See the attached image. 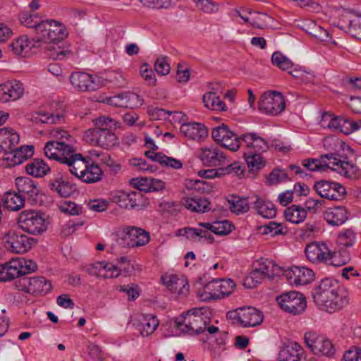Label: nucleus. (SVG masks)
<instances>
[{"instance_id": "nucleus-36", "label": "nucleus", "mask_w": 361, "mask_h": 361, "mask_svg": "<svg viewBox=\"0 0 361 361\" xmlns=\"http://www.w3.org/2000/svg\"><path fill=\"white\" fill-rule=\"evenodd\" d=\"M361 128V119L357 121L350 120L346 116H340V118L334 132L342 133L345 135H349L353 132L359 130Z\"/></svg>"}, {"instance_id": "nucleus-44", "label": "nucleus", "mask_w": 361, "mask_h": 361, "mask_svg": "<svg viewBox=\"0 0 361 361\" xmlns=\"http://www.w3.org/2000/svg\"><path fill=\"white\" fill-rule=\"evenodd\" d=\"M260 268H256L252 271L244 279V286L247 288H252L258 283H260L265 279V275Z\"/></svg>"}, {"instance_id": "nucleus-7", "label": "nucleus", "mask_w": 361, "mask_h": 361, "mask_svg": "<svg viewBox=\"0 0 361 361\" xmlns=\"http://www.w3.org/2000/svg\"><path fill=\"white\" fill-rule=\"evenodd\" d=\"M226 318L233 324L243 327H254L259 325L264 319L262 312L255 307L247 306L228 311Z\"/></svg>"}, {"instance_id": "nucleus-23", "label": "nucleus", "mask_w": 361, "mask_h": 361, "mask_svg": "<svg viewBox=\"0 0 361 361\" xmlns=\"http://www.w3.org/2000/svg\"><path fill=\"white\" fill-rule=\"evenodd\" d=\"M163 283L173 293L178 295H187L189 293V285L187 279L177 275H166L161 276Z\"/></svg>"}, {"instance_id": "nucleus-39", "label": "nucleus", "mask_w": 361, "mask_h": 361, "mask_svg": "<svg viewBox=\"0 0 361 361\" xmlns=\"http://www.w3.org/2000/svg\"><path fill=\"white\" fill-rule=\"evenodd\" d=\"M202 101L204 106L209 109L221 111L226 110V106L224 102L214 92L205 93L202 97Z\"/></svg>"}, {"instance_id": "nucleus-29", "label": "nucleus", "mask_w": 361, "mask_h": 361, "mask_svg": "<svg viewBox=\"0 0 361 361\" xmlns=\"http://www.w3.org/2000/svg\"><path fill=\"white\" fill-rule=\"evenodd\" d=\"M20 136L11 128H3L0 129V152L4 154L12 149L18 143Z\"/></svg>"}, {"instance_id": "nucleus-13", "label": "nucleus", "mask_w": 361, "mask_h": 361, "mask_svg": "<svg viewBox=\"0 0 361 361\" xmlns=\"http://www.w3.org/2000/svg\"><path fill=\"white\" fill-rule=\"evenodd\" d=\"M286 107L283 94L276 91L264 92L258 102V109L262 113L276 116Z\"/></svg>"}, {"instance_id": "nucleus-63", "label": "nucleus", "mask_w": 361, "mask_h": 361, "mask_svg": "<svg viewBox=\"0 0 361 361\" xmlns=\"http://www.w3.org/2000/svg\"><path fill=\"white\" fill-rule=\"evenodd\" d=\"M310 34L322 42H329L331 39L329 32L319 25H314Z\"/></svg>"}, {"instance_id": "nucleus-21", "label": "nucleus", "mask_w": 361, "mask_h": 361, "mask_svg": "<svg viewBox=\"0 0 361 361\" xmlns=\"http://www.w3.org/2000/svg\"><path fill=\"white\" fill-rule=\"evenodd\" d=\"M48 187L62 197H68L77 191L75 184L64 180L63 175L59 172L49 180Z\"/></svg>"}, {"instance_id": "nucleus-62", "label": "nucleus", "mask_w": 361, "mask_h": 361, "mask_svg": "<svg viewBox=\"0 0 361 361\" xmlns=\"http://www.w3.org/2000/svg\"><path fill=\"white\" fill-rule=\"evenodd\" d=\"M41 117L42 118V123H61L64 121V115L63 114H49L45 111H40Z\"/></svg>"}, {"instance_id": "nucleus-5", "label": "nucleus", "mask_w": 361, "mask_h": 361, "mask_svg": "<svg viewBox=\"0 0 361 361\" xmlns=\"http://www.w3.org/2000/svg\"><path fill=\"white\" fill-rule=\"evenodd\" d=\"M235 287L231 279H216L207 283L202 290L197 293L198 298L203 301L224 298L230 295Z\"/></svg>"}, {"instance_id": "nucleus-59", "label": "nucleus", "mask_w": 361, "mask_h": 361, "mask_svg": "<svg viewBox=\"0 0 361 361\" xmlns=\"http://www.w3.org/2000/svg\"><path fill=\"white\" fill-rule=\"evenodd\" d=\"M259 268L263 271L262 274L265 275V279L267 278L269 280L274 279L276 275L275 271L281 269L271 261H267L266 263L260 264Z\"/></svg>"}, {"instance_id": "nucleus-6", "label": "nucleus", "mask_w": 361, "mask_h": 361, "mask_svg": "<svg viewBox=\"0 0 361 361\" xmlns=\"http://www.w3.org/2000/svg\"><path fill=\"white\" fill-rule=\"evenodd\" d=\"M66 27L59 21L46 20L40 21L36 27V42H54L61 41L66 37Z\"/></svg>"}, {"instance_id": "nucleus-25", "label": "nucleus", "mask_w": 361, "mask_h": 361, "mask_svg": "<svg viewBox=\"0 0 361 361\" xmlns=\"http://www.w3.org/2000/svg\"><path fill=\"white\" fill-rule=\"evenodd\" d=\"M302 360H306L305 352L300 344L294 342L280 350L277 361H301Z\"/></svg>"}, {"instance_id": "nucleus-2", "label": "nucleus", "mask_w": 361, "mask_h": 361, "mask_svg": "<svg viewBox=\"0 0 361 361\" xmlns=\"http://www.w3.org/2000/svg\"><path fill=\"white\" fill-rule=\"evenodd\" d=\"M312 295L317 305L329 312L341 310L348 303L345 290L331 278L322 279L313 289Z\"/></svg>"}, {"instance_id": "nucleus-42", "label": "nucleus", "mask_w": 361, "mask_h": 361, "mask_svg": "<svg viewBox=\"0 0 361 361\" xmlns=\"http://www.w3.org/2000/svg\"><path fill=\"white\" fill-rule=\"evenodd\" d=\"M350 260V254L346 250L342 252H332L329 250V255L326 257L324 262H329L335 267H340L346 264Z\"/></svg>"}, {"instance_id": "nucleus-27", "label": "nucleus", "mask_w": 361, "mask_h": 361, "mask_svg": "<svg viewBox=\"0 0 361 361\" xmlns=\"http://www.w3.org/2000/svg\"><path fill=\"white\" fill-rule=\"evenodd\" d=\"M16 185L23 196L27 195L32 202L37 201L39 190L34 180L27 177H18L16 179Z\"/></svg>"}, {"instance_id": "nucleus-10", "label": "nucleus", "mask_w": 361, "mask_h": 361, "mask_svg": "<svg viewBox=\"0 0 361 361\" xmlns=\"http://www.w3.org/2000/svg\"><path fill=\"white\" fill-rule=\"evenodd\" d=\"M196 312V310H193ZM209 319L204 314L192 312L184 317L183 321H176V327L183 333L189 335H199L206 331Z\"/></svg>"}, {"instance_id": "nucleus-60", "label": "nucleus", "mask_w": 361, "mask_h": 361, "mask_svg": "<svg viewBox=\"0 0 361 361\" xmlns=\"http://www.w3.org/2000/svg\"><path fill=\"white\" fill-rule=\"evenodd\" d=\"M261 229H262L263 234H270L271 236L282 233V225L274 221H270L269 224L262 226Z\"/></svg>"}, {"instance_id": "nucleus-30", "label": "nucleus", "mask_w": 361, "mask_h": 361, "mask_svg": "<svg viewBox=\"0 0 361 361\" xmlns=\"http://www.w3.org/2000/svg\"><path fill=\"white\" fill-rule=\"evenodd\" d=\"M348 212L344 207L328 208L324 212V219L332 226H340L348 219Z\"/></svg>"}, {"instance_id": "nucleus-35", "label": "nucleus", "mask_w": 361, "mask_h": 361, "mask_svg": "<svg viewBox=\"0 0 361 361\" xmlns=\"http://www.w3.org/2000/svg\"><path fill=\"white\" fill-rule=\"evenodd\" d=\"M25 171L34 177H43L50 171V167L44 160L35 159L26 165Z\"/></svg>"}, {"instance_id": "nucleus-50", "label": "nucleus", "mask_w": 361, "mask_h": 361, "mask_svg": "<svg viewBox=\"0 0 361 361\" xmlns=\"http://www.w3.org/2000/svg\"><path fill=\"white\" fill-rule=\"evenodd\" d=\"M9 46L13 53L16 55H21L24 53L25 54L30 49L29 42L26 37H20L15 42L10 44Z\"/></svg>"}, {"instance_id": "nucleus-20", "label": "nucleus", "mask_w": 361, "mask_h": 361, "mask_svg": "<svg viewBox=\"0 0 361 361\" xmlns=\"http://www.w3.org/2000/svg\"><path fill=\"white\" fill-rule=\"evenodd\" d=\"M283 275L291 285H306L314 278L312 270L304 267H293L284 271Z\"/></svg>"}, {"instance_id": "nucleus-4", "label": "nucleus", "mask_w": 361, "mask_h": 361, "mask_svg": "<svg viewBox=\"0 0 361 361\" xmlns=\"http://www.w3.org/2000/svg\"><path fill=\"white\" fill-rule=\"evenodd\" d=\"M17 222L23 231L35 235L45 232L49 224L45 214L36 210L23 211Z\"/></svg>"}, {"instance_id": "nucleus-15", "label": "nucleus", "mask_w": 361, "mask_h": 361, "mask_svg": "<svg viewBox=\"0 0 361 361\" xmlns=\"http://www.w3.org/2000/svg\"><path fill=\"white\" fill-rule=\"evenodd\" d=\"M304 340L307 347L315 355L331 357L335 353L334 348L331 341L318 336L315 332L309 331L305 333Z\"/></svg>"}, {"instance_id": "nucleus-57", "label": "nucleus", "mask_w": 361, "mask_h": 361, "mask_svg": "<svg viewBox=\"0 0 361 361\" xmlns=\"http://www.w3.org/2000/svg\"><path fill=\"white\" fill-rule=\"evenodd\" d=\"M156 72L161 75H166L169 73L171 68L166 56H160L157 59L154 66Z\"/></svg>"}, {"instance_id": "nucleus-56", "label": "nucleus", "mask_w": 361, "mask_h": 361, "mask_svg": "<svg viewBox=\"0 0 361 361\" xmlns=\"http://www.w3.org/2000/svg\"><path fill=\"white\" fill-rule=\"evenodd\" d=\"M106 262H97L87 266L85 271L90 275L103 278L105 269H106Z\"/></svg>"}, {"instance_id": "nucleus-53", "label": "nucleus", "mask_w": 361, "mask_h": 361, "mask_svg": "<svg viewBox=\"0 0 361 361\" xmlns=\"http://www.w3.org/2000/svg\"><path fill=\"white\" fill-rule=\"evenodd\" d=\"M271 17L265 13H254V16L250 18V24L251 26L258 29H264L267 25V20Z\"/></svg>"}, {"instance_id": "nucleus-31", "label": "nucleus", "mask_w": 361, "mask_h": 361, "mask_svg": "<svg viewBox=\"0 0 361 361\" xmlns=\"http://www.w3.org/2000/svg\"><path fill=\"white\" fill-rule=\"evenodd\" d=\"M52 289L50 281L43 276L30 277L29 293L35 296L44 295Z\"/></svg>"}, {"instance_id": "nucleus-37", "label": "nucleus", "mask_w": 361, "mask_h": 361, "mask_svg": "<svg viewBox=\"0 0 361 361\" xmlns=\"http://www.w3.org/2000/svg\"><path fill=\"white\" fill-rule=\"evenodd\" d=\"M25 196L20 193L7 192L4 196V205L9 210H19L25 203Z\"/></svg>"}, {"instance_id": "nucleus-17", "label": "nucleus", "mask_w": 361, "mask_h": 361, "mask_svg": "<svg viewBox=\"0 0 361 361\" xmlns=\"http://www.w3.org/2000/svg\"><path fill=\"white\" fill-rule=\"evenodd\" d=\"M84 139L90 144L108 149L115 145L117 137L114 130H86Z\"/></svg>"}, {"instance_id": "nucleus-28", "label": "nucleus", "mask_w": 361, "mask_h": 361, "mask_svg": "<svg viewBox=\"0 0 361 361\" xmlns=\"http://www.w3.org/2000/svg\"><path fill=\"white\" fill-rule=\"evenodd\" d=\"M305 252L307 258L312 262H324L329 255V250L324 243H311L307 245Z\"/></svg>"}, {"instance_id": "nucleus-61", "label": "nucleus", "mask_w": 361, "mask_h": 361, "mask_svg": "<svg viewBox=\"0 0 361 361\" xmlns=\"http://www.w3.org/2000/svg\"><path fill=\"white\" fill-rule=\"evenodd\" d=\"M342 361H361V348L351 346L344 353Z\"/></svg>"}, {"instance_id": "nucleus-24", "label": "nucleus", "mask_w": 361, "mask_h": 361, "mask_svg": "<svg viewBox=\"0 0 361 361\" xmlns=\"http://www.w3.org/2000/svg\"><path fill=\"white\" fill-rule=\"evenodd\" d=\"M180 132L188 140L201 141L208 135V130L205 126L201 123H183Z\"/></svg>"}, {"instance_id": "nucleus-9", "label": "nucleus", "mask_w": 361, "mask_h": 361, "mask_svg": "<svg viewBox=\"0 0 361 361\" xmlns=\"http://www.w3.org/2000/svg\"><path fill=\"white\" fill-rule=\"evenodd\" d=\"M6 249L15 254L23 255L27 252L37 240L20 232L10 230L2 237Z\"/></svg>"}, {"instance_id": "nucleus-3", "label": "nucleus", "mask_w": 361, "mask_h": 361, "mask_svg": "<svg viewBox=\"0 0 361 361\" xmlns=\"http://www.w3.org/2000/svg\"><path fill=\"white\" fill-rule=\"evenodd\" d=\"M302 165L310 171H325L330 169L350 179L360 175V169L355 164L342 161L336 153L322 154L320 159H304Z\"/></svg>"}, {"instance_id": "nucleus-54", "label": "nucleus", "mask_w": 361, "mask_h": 361, "mask_svg": "<svg viewBox=\"0 0 361 361\" xmlns=\"http://www.w3.org/2000/svg\"><path fill=\"white\" fill-rule=\"evenodd\" d=\"M121 97L124 103V108L133 109L138 106L140 103V96L132 92H124L121 93Z\"/></svg>"}, {"instance_id": "nucleus-32", "label": "nucleus", "mask_w": 361, "mask_h": 361, "mask_svg": "<svg viewBox=\"0 0 361 361\" xmlns=\"http://www.w3.org/2000/svg\"><path fill=\"white\" fill-rule=\"evenodd\" d=\"M183 205L186 209L197 213H204L210 210V202L204 197H187L183 200Z\"/></svg>"}, {"instance_id": "nucleus-49", "label": "nucleus", "mask_w": 361, "mask_h": 361, "mask_svg": "<svg viewBox=\"0 0 361 361\" xmlns=\"http://www.w3.org/2000/svg\"><path fill=\"white\" fill-rule=\"evenodd\" d=\"M5 160L10 161L11 164L16 166L22 164L27 159V155H23L22 149L13 147L11 150L5 153Z\"/></svg>"}, {"instance_id": "nucleus-19", "label": "nucleus", "mask_w": 361, "mask_h": 361, "mask_svg": "<svg viewBox=\"0 0 361 361\" xmlns=\"http://www.w3.org/2000/svg\"><path fill=\"white\" fill-rule=\"evenodd\" d=\"M198 157L204 166L209 167L220 166L228 162L224 152L214 145L202 148Z\"/></svg>"}, {"instance_id": "nucleus-48", "label": "nucleus", "mask_w": 361, "mask_h": 361, "mask_svg": "<svg viewBox=\"0 0 361 361\" xmlns=\"http://www.w3.org/2000/svg\"><path fill=\"white\" fill-rule=\"evenodd\" d=\"M37 16L30 14L27 11H23L19 15V20L21 24L24 25L27 27L31 28L32 32L36 35V27L39 25L38 20H36Z\"/></svg>"}, {"instance_id": "nucleus-47", "label": "nucleus", "mask_w": 361, "mask_h": 361, "mask_svg": "<svg viewBox=\"0 0 361 361\" xmlns=\"http://www.w3.org/2000/svg\"><path fill=\"white\" fill-rule=\"evenodd\" d=\"M340 116H336L330 112H324L322 115L319 124L323 128H328L334 131L338 125Z\"/></svg>"}, {"instance_id": "nucleus-33", "label": "nucleus", "mask_w": 361, "mask_h": 361, "mask_svg": "<svg viewBox=\"0 0 361 361\" xmlns=\"http://www.w3.org/2000/svg\"><path fill=\"white\" fill-rule=\"evenodd\" d=\"M253 208L258 214L264 219H272L276 214L275 205L272 202L260 198L258 196L256 197Z\"/></svg>"}, {"instance_id": "nucleus-8", "label": "nucleus", "mask_w": 361, "mask_h": 361, "mask_svg": "<svg viewBox=\"0 0 361 361\" xmlns=\"http://www.w3.org/2000/svg\"><path fill=\"white\" fill-rule=\"evenodd\" d=\"M109 200L126 209L141 210L149 204L147 198L140 192L122 190L111 192Z\"/></svg>"}, {"instance_id": "nucleus-40", "label": "nucleus", "mask_w": 361, "mask_h": 361, "mask_svg": "<svg viewBox=\"0 0 361 361\" xmlns=\"http://www.w3.org/2000/svg\"><path fill=\"white\" fill-rule=\"evenodd\" d=\"M229 209L235 214L246 213L250 209L247 200L236 195H231L228 200Z\"/></svg>"}, {"instance_id": "nucleus-41", "label": "nucleus", "mask_w": 361, "mask_h": 361, "mask_svg": "<svg viewBox=\"0 0 361 361\" xmlns=\"http://www.w3.org/2000/svg\"><path fill=\"white\" fill-rule=\"evenodd\" d=\"M243 157L248 168L252 171H258L265 166V161L262 159L261 154L252 152H244Z\"/></svg>"}, {"instance_id": "nucleus-45", "label": "nucleus", "mask_w": 361, "mask_h": 361, "mask_svg": "<svg viewBox=\"0 0 361 361\" xmlns=\"http://www.w3.org/2000/svg\"><path fill=\"white\" fill-rule=\"evenodd\" d=\"M271 63L283 71H288L293 66V62L279 51H275L272 54Z\"/></svg>"}, {"instance_id": "nucleus-11", "label": "nucleus", "mask_w": 361, "mask_h": 361, "mask_svg": "<svg viewBox=\"0 0 361 361\" xmlns=\"http://www.w3.org/2000/svg\"><path fill=\"white\" fill-rule=\"evenodd\" d=\"M276 300L283 310L294 315L301 314L307 307L305 297L295 290L279 295L276 297Z\"/></svg>"}, {"instance_id": "nucleus-38", "label": "nucleus", "mask_w": 361, "mask_h": 361, "mask_svg": "<svg viewBox=\"0 0 361 361\" xmlns=\"http://www.w3.org/2000/svg\"><path fill=\"white\" fill-rule=\"evenodd\" d=\"M284 216L288 221L293 224H299L305 220L307 216V211L301 206L292 204L284 211Z\"/></svg>"}, {"instance_id": "nucleus-12", "label": "nucleus", "mask_w": 361, "mask_h": 361, "mask_svg": "<svg viewBox=\"0 0 361 361\" xmlns=\"http://www.w3.org/2000/svg\"><path fill=\"white\" fill-rule=\"evenodd\" d=\"M117 236L129 247L145 245L150 240L149 234L145 230L136 226H124L117 231Z\"/></svg>"}, {"instance_id": "nucleus-34", "label": "nucleus", "mask_w": 361, "mask_h": 361, "mask_svg": "<svg viewBox=\"0 0 361 361\" xmlns=\"http://www.w3.org/2000/svg\"><path fill=\"white\" fill-rule=\"evenodd\" d=\"M159 322L153 314L143 315L140 322L137 324V329L142 336H148L157 329Z\"/></svg>"}, {"instance_id": "nucleus-1", "label": "nucleus", "mask_w": 361, "mask_h": 361, "mask_svg": "<svg viewBox=\"0 0 361 361\" xmlns=\"http://www.w3.org/2000/svg\"><path fill=\"white\" fill-rule=\"evenodd\" d=\"M44 151L47 158L66 165L70 173L84 183H97L102 178L103 171L99 165L92 161L90 157L78 153L71 145L47 142Z\"/></svg>"}, {"instance_id": "nucleus-14", "label": "nucleus", "mask_w": 361, "mask_h": 361, "mask_svg": "<svg viewBox=\"0 0 361 361\" xmlns=\"http://www.w3.org/2000/svg\"><path fill=\"white\" fill-rule=\"evenodd\" d=\"M212 137L216 142L231 151L235 152L240 147V137L230 130L224 123L212 129Z\"/></svg>"}, {"instance_id": "nucleus-64", "label": "nucleus", "mask_w": 361, "mask_h": 361, "mask_svg": "<svg viewBox=\"0 0 361 361\" xmlns=\"http://www.w3.org/2000/svg\"><path fill=\"white\" fill-rule=\"evenodd\" d=\"M17 279L15 281L13 286L18 290L25 292L29 293L30 286V277L20 276L16 277Z\"/></svg>"}, {"instance_id": "nucleus-52", "label": "nucleus", "mask_w": 361, "mask_h": 361, "mask_svg": "<svg viewBox=\"0 0 361 361\" xmlns=\"http://www.w3.org/2000/svg\"><path fill=\"white\" fill-rule=\"evenodd\" d=\"M234 226L228 220L214 221V233L218 235H226L232 232Z\"/></svg>"}, {"instance_id": "nucleus-55", "label": "nucleus", "mask_w": 361, "mask_h": 361, "mask_svg": "<svg viewBox=\"0 0 361 361\" xmlns=\"http://www.w3.org/2000/svg\"><path fill=\"white\" fill-rule=\"evenodd\" d=\"M267 180L271 185H275L281 181L288 180L290 178L285 170L275 169L269 173Z\"/></svg>"}, {"instance_id": "nucleus-16", "label": "nucleus", "mask_w": 361, "mask_h": 361, "mask_svg": "<svg viewBox=\"0 0 361 361\" xmlns=\"http://www.w3.org/2000/svg\"><path fill=\"white\" fill-rule=\"evenodd\" d=\"M314 189L320 197L329 200H341L346 195V190L343 185L326 180L316 181Z\"/></svg>"}, {"instance_id": "nucleus-51", "label": "nucleus", "mask_w": 361, "mask_h": 361, "mask_svg": "<svg viewBox=\"0 0 361 361\" xmlns=\"http://www.w3.org/2000/svg\"><path fill=\"white\" fill-rule=\"evenodd\" d=\"M196 7L206 13H214L219 11V5L212 0H195Z\"/></svg>"}, {"instance_id": "nucleus-43", "label": "nucleus", "mask_w": 361, "mask_h": 361, "mask_svg": "<svg viewBox=\"0 0 361 361\" xmlns=\"http://www.w3.org/2000/svg\"><path fill=\"white\" fill-rule=\"evenodd\" d=\"M95 127L87 130H114L116 128V121L109 116H102L94 120Z\"/></svg>"}, {"instance_id": "nucleus-26", "label": "nucleus", "mask_w": 361, "mask_h": 361, "mask_svg": "<svg viewBox=\"0 0 361 361\" xmlns=\"http://www.w3.org/2000/svg\"><path fill=\"white\" fill-rule=\"evenodd\" d=\"M243 141L246 144V149L245 152H252L261 154L266 152L268 149L267 141L258 136L255 133H249L243 134L240 136V142Z\"/></svg>"}, {"instance_id": "nucleus-22", "label": "nucleus", "mask_w": 361, "mask_h": 361, "mask_svg": "<svg viewBox=\"0 0 361 361\" xmlns=\"http://www.w3.org/2000/svg\"><path fill=\"white\" fill-rule=\"evenodd\" d=\"M23 93V85L19 81H8L0 85V101L4 103L18 99Z\"/></svg>"}, {"instance_id": "nucleus-46", "label": "nucleus", "mask_w": 361, "mask_h": 361, "mask_svg": "<svg viewBox=\"0 0 361 361\" xmlns=\"http://www.w3.org/2000/svg\"><path fill=\"white\" fill-rule=\"evenodd\" d=\"M245 166L240 162H233L226 167H220L221 176L234 174L239 178L244 177Z\"/></svg>"}, {"instance_id": "nucleus-58", "label": "nucleus", "mask_w": 361, "mask_h": 361, "mask_svg": "<svg viewBox=\"0 0 361 361\" xmlns=\"http://www.w3.org/2000/svg\"><path fill=\"white\" fill-rule=\"evenodd\" d=\"M140 75L149 85H155L156 78L153 70L147 63H143L140 66Z\"/></svg>"}, {"instance_id": "nucleus-18", "label": "nucleus", "mask_w": 361, "mask_h": 361, "mask_svg": "<svg viewBox=\"0 0 361 361\" xmlns=\"http://www.w3.org/2000/svg\"><path fill=\"white\" fill-rule=\"evenodd\" d=\"M70 82L78 91H94L100 86V80L96 75L85 72H74L70 76Z\"/></svg>"}]
</instances>
